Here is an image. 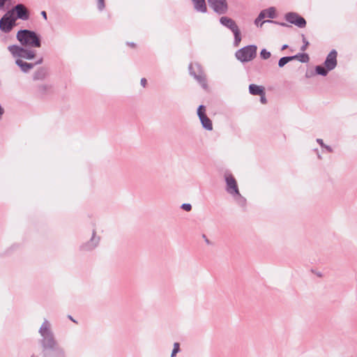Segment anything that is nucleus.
I'll return each mask as SVG.
<instances>
[{
    "instance_id": "nucleus-1",
    "label": "nucleus",
    "mask_w": 357,
    "mask_h": 357,
    "mask_svg": "<svg viewBox=\"0 0 357 357\" xmlns=\"http://www.w3.org/2000/svg\"><path fill=\"white\" fill-rule=\"evenodd\" d=\"M50 327V322L47 320H45L39 329V333L43 337L41 342L43 350H52L59 347L58 343L54 340Z\"/></svg>"
},
{
    "instance_id": "nucleus-16",
    "label": "nucleus",
    "mask_w": 357,
    "mask_h": 357,
    "mask_svg": "<svg viewBox=\"0 0 357 357\" xmlns=\"http://www.w3.org/2000/svg\"><path fill=\"white\" fill-rule=\"evenodd\" d=\"M8 50L15 57H21L22 53L24 52V47L17 45H10Z\"/></svg>"
},
{
    "instance_id": "nucleus-28",
    "label": "nucleus",
    "mask_w": 357,
    "mask_h": 357,
    "mask_svg": "<svg viewBox=\"0 0 357 357\" xmlns=\"http://www.w3.org/2000/svg\"><path fill=\"white\" fill-rule=\"evenodd\" d=\"M181 208L186 211H190L192 209V206L190 204H183Z\"/></svg>"
},
{
    "instance_id": "nucleus-10",
    "label": "nucleus",
    "mask_w": 357,
    "mask_h": 357,
    "mask_svg": "<svg viewBox=\"0 0 357 357\" xmlns=\"http://www.w3.org/2000/svg\"><path fill=\"white\" fill-rule=\"evenodd\" d=\"M227 191L232 195H240L237 183L231 175L226 176Z\"/></svg>"
},
{
    "instance_id": "nucleus-18",
    "label": "nucleus",
    "mask_w": 357,
    "mask_h": 357,
    "mask_svg": "<svg viewBox=\"0 0 357 357\" xmlns=\"http://www.w3.org/2000/svg\"><path fill=\"white\" fill-rule=\"evenodd\" d=\"M249 91L252 95H260L264 91V88L261 86L252 84L249 86Z\"/></svg>"
},
{
    "instance_id": "nucleus-25",
    "label": "nucleus",
    "mask_w": 357,
    "mask_h": 357,
    "mask_svg": "<svg viewBox=\"0 0 357 357\" xmlns=\"http://www.w3.org/2000/svg\"><path fill=\"white\" fill-rule=\"evenodd\" d=\"M294 56H297L295 59H298L303 63H307L309 61V56L307 54H298Z\"/></svg>"
},
{
    "instance_id": "nucleus-4",
    "label": "nucleus",
    "mask_w": 357,
    "mask_h": 357,
    "mask_svg": "<svg viewBox=\"0 0 357 357\" xmlns=\"http://www.w3.org/2000/svg\"><path fill=\"white\" fill-rule=\"evenodd\" d=\"M190 74L194 77L197 82L202 86L203 89H207L208 85L206 82V75L201 67L198 63L190 64L189 66Z\"/></svg>"
},
{
    "instance_id": "nucleus-19",
    "label": "nucleus",
    "mask_w": 357,
    "mask_h": 357,
    "mask_svg": "<svg viewBox=\"0 0 357 357\" xmlns=\"http://www.w3.org/2000/svg\"><path fill=\"white\" fill-rule=\"evenodd\" d=\"M261 14V17L264 16V17H269L271 19H273L275 17V9L273 7H271L268 9H265L261 11L260 13Z\"/></svg>"
},
{
    "instance_id": "nucleus-20",
    "label": "nucleus",
    "mask_w": 357,
    "mask_h": 357,
    "mask_svg": "<svg viewBox=\"0 0 357 357\" xmlns=\"http://www.w3.org/2000/svg\"><path fill=\"white\" fill-rule=\"evenodd\" d=\"M35 55L36 53L34 51L24 48V52L22 53L21 58L31 60L35 57Z\"/></svg>"
},
{
    "instance_id": "nucleus-37",
    "label": "nucleus",
    "mask_w": 357,
    "mask_h": 357,
    "mask_svg": "<svg viewBox=\"0 0 357 357\" xmlns=\"http://www.w3.org/2000/svg\"><path fill=\"white\" fill-rule=\"evenodd\" d=\"M41 15L43 17V18H44L45 20H47V13H46V12H45V11H42V12H41Z\"/></svg>"
},
{
    "instance_id": "nucleus-13",
    "label": "nucleus",
    "mask_w": 357,
    "mask_h": 357,
    "mask_svg": "<svg viewBox=\"0 0 357 357\" xmlns=\"http://www.w3.org/2000/svg\"><path fill=\"white\" fill-rule=\"evenodd\" d=\"M195 9L201 13H206L207 10L205 0H192Z\"/></svg>"
},
{
    "instance_id": "nucleus-14",
    "label": "nucleus",
    "mask_w": 357,
    "mask_h": 357,
    "mask_svg": "<svg viewBox=\"0 0 357 357\" xmlns=\"http://www.w3.org/2000/svg\"><path fill=\"white\" fill-rule=\"evenodd\" d=\"M15 63L20 68L24 73L29 72L34 66V64L25 62L21 59H17Z\"/></svg>"
},
{
    "instance_id": "nucleus-8",
    "label": "nucleus",
    "mask_w": 357,
    "mask_h": 357,
    "mask_svg": "<svg viewBox=\"0 0 357 357\" xmlns=\"http://www.w3.org/2000/svg\"><path fill=\"white\" fill-rule=\"evenodd\" d=\"M285 20L289 23L294 24L300 28L305 27L306 25L305 20L296 13H287L285 15Z\"/></svg>"
},
{
    "instance_id": "nucleus-5",
    "label": "nucleus",
    "mask_w": 357,
    "mask_h": 357,
    "mask_svg": "<svg viewBox=\"0 0 357 357\" xmlns=\"http://www.w3.org/2000/svg\"><path fill=\"white\" fill-rule=\"evenodd\" d=\"M16 18L12 16V12H7L0 20V29L5 33L10 32L15 25Z\"/></svg>"
},
{
    "instance_id": "nucleus-24",
    "label": "nucleus",
    "mask_w": 357,
    "mask_h": 357,
    "mask_svg": "<svg viewBox=\"0 0 357 357\" xmlns=\"http://www.w3.org/2000/svg\"><path fill=\"white\" fill-rule=\"evenodd\" d=\"M233 33L234 35V45H235V46H238V45L241 40V31H240L239 29H236V31H234L233 32Z\"/></svg>"
},
{
    "instance_id": "nucleus-35",
    "label": "nucleus",
    "mask_w": 357,
    "mask_h": 357,
    "mask_svg": "<svg viewBox=\"0 0 357 357\" xmlns=\"http://www.w3.org/2000/svg\"><path fill=\"white\" fill-rule=\"evenodd\" d=\"M317 142L321 146H324L325 144H324V142L321 139H317Z\"/></svg>"
},
{
    "instance_id": "nucleus-22",
    "label": "nucleus",
    "mask_w": 357,
    "mask_h": 357,
    "mask_svg": "<svg viewBox=\"0 0 357 357\" xmlns=\"http://www.w3.org/2000/svg\"><path fill=\"white\" fill-rule=\"evenodd\" d=\"M264 18V16H262V17H261V13H259V16L257 17V19H256V20H255V24H256L257 26H262L264 24H265V23H273V21L268 20H264V21H262V22L259 24V22H261Z\"/></svg>"
},
{
    "instance_id": "nucleus-36",
    "label": "nucleus",
    "mask_w": 357,
    "mask_h": 357,
    "mask_svg": "<svg viewBox=\"0 0 357 357\" xmlns=\"http://www.w3.org/2000/svg\"><path fill=\"white\" fill-rule=\"evenodd\" d=\"M323 147L325 148L328 152H332V149L329 146L325 144V146Z\"/></svg>"
},
{
    "instance_id": "nucleus-23",
    "label": "nucleus",
    "mask_w": 357,
    "mask_h": 357,
    "mask_svg": "<svg viewBox=\"0 0 357 357\" xmlns=\"http://www.w3.org/2000/svg\"><path fill=\"white\" fill-rule=\"evenodd\" d=\"M316 73L318 75L326 76L328 74V72L329 71L326 68H324L321 66H317L315 68Z\"/></svg>"
},
{
    "instance_id": "nucleus-41",
    "label": "nucleus",
    "mask_w": 357,
    "mask_h": 357,
    "mask_svg": "<svg viewBox=\"0 0 357 357\" xmlns=\"http://www.w3.org/2000/svg\"><path fill=\"white\" fill-rule=\"evenodd\" d=\"M33 355H34L36 357H40V356H41V352H40L39 354H38V355H36V354H33Z\"/></svg>"
},
{
    "instance_id": "nucleus-6",
    "label": "nucleus",
    "mask_w": 357,
    "mask_h": 357,
    "mask_svg": "<svg viewBox=\"0 0 357 357\" xmlns=\"http://www.w3.org/2000/svg\"><path fill=\"white\" fill-rule=\"evenodd\" d=\"M197 115L202 123L203 128L207 130H213V124L211 120L206 114V107L200 105L197 109Z\"/></svg>"
},
{
    "instance_id": "nucleus-21",
    "label": "nucleus",
    "mask_w": 357,
    "mask_h": 357,
    "mask_svg": "<svg viewBox=\"0 0 357 357\" xmlns=\"http://www.w3.org/2000/svg\"><path fill=\"white\" fill-rule=\"evenodd\" d=\"M297 56H284L281 58L278 61V66L280 68H282L286 65L288 62L294 60Z\"/></svg>"
},
{
    "instance_id": "nucleus-31",
    "label": "nucleus",
    "mask_w": 357,
    "mask_h": 357,
    "mask_svg": "<svg viewBox=\"0 0 357 357\" xmlns=\"http://www.w3.org/2000/svg\"><path fill=\"white\" fill-rule=\"evenodd\" d=\"M260 96V101L262 104H266V96H265V92H262L261 94L259 95Z\"/></svg>"
},
{
    "instance_id": "nucleus-2",
    "label": "nucleus",
    "mask_w": 357,
    "mask_h": 357,
    "mask_svg": "<svg viewBox=\"0 0 357 357\" xmlns=\"http://www.w3.org/2000/svg\"><path fill=\"white\" fill-rule=\"evenodd\" d=\"M17 39L22 45L29 47H40V40L38 35L33 31L24 29L20 30L17 33Z\"/></svg>"
},
{
    "instance_id": "nucleus-9",
    "label": "nucleus",
    "mask_w": 357,
    "mask_h": 357,
    "mask_svg": "<svg viewBox=\"0 0 357 357\" xmlns=\"http://www.w3.org/2000/svg\"><path fill=\"white\" fill-rule=\"evenodd\" d=\"M211 7L218 14H224L227 11L226 0H208Z\"/></svg>"
},
{
    "instance_id": "nucleus-38",
    "label": "nucleus",
    "mask_w": 357,
    "mask_h": 357,
    "mask_svg": "<svg viewBox=\"0 0 357 357\" xmlns=\"http://www.w3.org/2000/svg\"><path fill=\"white\" fill-rule=\"evenodd\" d=\"M40 89L42 91H45L46 86L45 85H41V86H40Z\"/></svg>"
},
{
    "instance_id": "nucleus-15",
    "label": "nucleus",
    "mask_w": 357,
    "mask_h": 357,
    "mask_svg": "<svg viewBox=\"0 0 357 357\" xmlns=\"http://www.w3.org/2000/svg\"><path fill=\"white\" fill-rule=\"evenodd\" d=\"M99 240H100L99 237L96 236V231H95V230H93L92 237H91L90 241L88 242L85 245V249L86 250H91V249L95 248L98 245V244L99 243Z\"/></svg>"
},
{
    "instance_id": "nucleus-7",
    "label": "nucleus",
    "mask_w": 357,
    "mask_h": 357,
    "mask_svg": "<svg viewBox=\"0 0 357 357\" xmlns=\"http://www.w3.org/2000/svg\"><path fill=\"white\" fill-rule=\"evenodd\" d=\"M8 12H12V16H14V14H16L15 18L20 19L22 20H27L29 18V12L27 8L23 4H17Z\"/></svg>"
},
{
    "instance_id": "nucleus-26",
    "label": "nucleus",
    "mask_w": 357,
    "mask_h": 357,
    "mask_svg": "<svg viewBox=\"0 0 357 357\" xmlns=\"http://www.w3.org/2000/svg\"><path fill=\"white\" fill-rule=\"evenodd\" d=\"M271 52H268L266 49H263L260 52V56L263 59H268L271 57Z\"/></svg>"
},
{
    "instance_id": "nucleus-3",
    "label": "nucleus",
    "mask_w": 357,
    "mask_h": 357,
    "mask_svg": "<svg viewBox=\"0 0 357 357\" xmlns=\"http://www.w3.org/2000/svg\"><path fill=\"white\" fill-rule=\"evenodd\" d=\"M257 47L251 45L238 50L235 55L238 60L241 62H248L254 59L257 55Z\"/></svg>"
},
{
    "instance_id": "nucleus-11",
    "label": "nucleus",
    "mask_w": 357,
    "mask_h": 357,
    "mask_svg": "<svg viewBox=\"0 0 357 357\" xmlns=\"http://www.w3.org/2000/svg\"><path fill=\"white\" fill-rule=\"evenodd\" d=\"M337 52L335 50L331 51L328 54L324 65L328 70H333L337 66Z\"/></svg>"
},
{
    "instance_id": "nucleus-34",
    "label": "nucleus",
    "mask_w": 357,
    "mask_h": 357,
    "mask_svg": "<svg viewBox=\"0 0 357 357\" xmlns=\"http://www.w3.org/2000/svg\"><path fill=\"white\" fill-rule=\"evenodd\" d=\"M7 0H0V9L3 8Z\"/></svg>"
},
{
    "instance_id": "nucleus-30",
    "label": "nucleus",
    "mask_w": 357,
    "mask_h": 357,
    "mask_svg": "<svg viewBox=\"0 0 357 357\" xmlns=\"http://www.w3.org/2000/svg\"><path fill=\"white\" fill-rule=\"evenodd\" d=\"M98 6L99 10H102L105 8L104 0H98Z\"/></svg>"
},
{
    "instance_id": "nucleus-33",
    "label": "nucleus",
    "mask_w": 357,
    "mask_h": 357,
    "mask_svg": "<svg viewBox=\"0 0 357 357\" xmlns=\"http://www.w3.org/2000/svg\"><path fill=\"white\" fill-rule=\"evenodd\" d=\"M140 83H141V84H142V86L143 87H145L146 85L147 81H146V79L145 78H142L141 81H140Z\"/></svg>"
},
{
    "instance_id": "nucleus-40",
    "label": "nucleus",
    "mask_w": 357,
    "mask_h": 357,
    "mask_svg": "<svg viewBox=\"0 0 357 357\" xmlns=\"http://www.w3.org/2000/svg\"><path fill=\"white\" fill-rule=\"evenodd\" d=\"M287 48V45H284L282 47V50H284Z\"/></svg>"
},
{
    "instance_id": "nucleus-17",
    "label": "nucleus",
    "mask_w": 357,
    "mask_h": 357,
    "mask_svg": "<svg viewBox=\"0 0 357 357\" xmlns=\"http://www.w3.org/2000/svg\"><path fill=\"white\" fill-rule=\"evenodd\" d=\"M47 76V70L44 68H40L38 69L33 75L34 80H43Z\"/></svg>"
},
{
    "instance_id": "nucleus-39",
    "label": "nucleus",
    "mask_w": 357,
    "mask_h": 357,
    "mask_svg": "<svg viewBox=\"0 0 357 357\" xmlns=\"http://www.w3.org/2000/svg\"><path fill=\"white\" fill-rule=\"evenodd\" d=\"M43 62V58H40L35 64H40Z\"/></svg>"
},
{
    "instance_id": "nucleus-32",
    "label": "nucleus",
    "mask_w": 357,
    "mask_h": 357,
    "mask_svg": "<svg viewBox=\"0 0 357 357\" xmlns=\"http://www.w3.org/2000/svg\"><path fill=\"white\" fill-rule=\"evenodd\" d=\"M202 238H204V241L206 242V243L207 245L211 244V242L208 239V238L206 237V236L205 234L202 235Z\"/></svg>"
},
{
    "instance_id": "nucleus-12",
    "label": "nucleus",
    "mask_w": 357,
    "mask_h": 357,
    "mask_svg": "<svg viewBox=\"0 0 357 357\" xmlns=\"http://www.w3.org/2000/svg\"><path fill=\"white\" fill-rule=\"evenodd\" d=\"M220 22L223 26L229 29L232 32L236 31V29H238L236 22L232 19H231L229 17H225V16L222 17L220 19Z\"/></svg>"
},
{
    "instance_id": "nucleus-29",
    "label": "nucleus",
    "mask_w": 357,
    "mask_h": 357,
    "mask_svg": "<svg viewBox=\"0 0 357 357\" xmlns=\"http://www.w3.org/2000/svg\"><path fill=\"white\" fill-rule=\"evenodd\" d=\"M303 45L301 47V50L305 51L308 45V42L307 41L306 38L303 36Z\"/></svg>"
},
{
    "instance_id": "nucleus-27",
    "label": "nucleus",
    "mask_w": 357,
    "mask_h": 357,
    "mask_svg": "<svg viewBox=\"0 0 357 357\" xmlns=\"http://www.w3.org/2000/svg\"><path fill=\"white\" fill-rule=\"evenodd\" d=\"M179 343L178 342H175L174 344V349L172 350V352L171 354V357H175L176 354L180 351V347H179Z\"/></svg>"
},
{
    "instance_id": "nucleus-42",
    "label": "nucleus",
    "mask_w": 357,
    "mask_h": 357,
    "mask_svg": "<svg viewBox=\"0 0 357 357\" xmlns=\"http://www.w3.org/2000/svg\"><path fill=\"white\" fill-rule=\"evenodd\" d=\"M131 47H135V44L134 43H130L129 44Z\"/></svg>"
}]
</instances>
